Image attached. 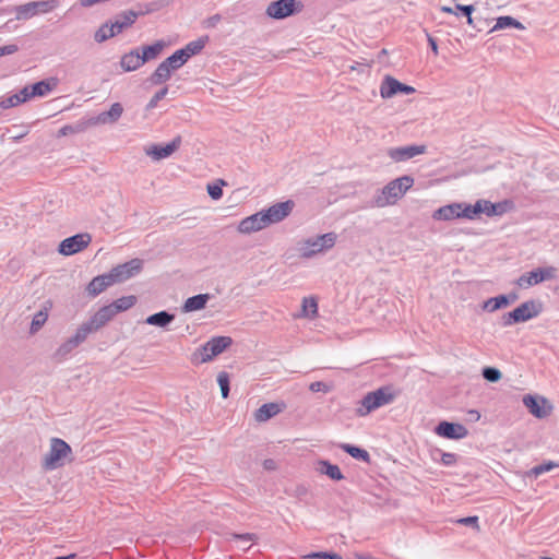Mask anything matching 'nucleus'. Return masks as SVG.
<instances>
[{"instance_id": "obj_1", "label": "nucleus", "mask_w": 559, "mask_h": 559, "mask_svg": "<svg viewBox=\"0 0 559 559\" xmlns=\"http://www.w3.org/2000/svg\"><path fill=\"white\" fill-rule=\"evenodd\" d=\"M399 394L400 391L394 390L392 385H383L374 391L368 392L359 401V407L356 409V414L359 417H365L371 412L393 403Z\"/></svg>"}, {"instance_id": "obj_55", "label": "nucleus", "mask_w": 559, "mask_h": 559, "mask_svg": "<svg viewBox=\"0 0 559 559\" xmlns=\"http://www.w3.org/2000/svg\"><path fill=\"white\" fill-rule=\"evenodd\" d=\"M457 454L451 452H443L441 454V463L445 466H452L457 462Z\"/></svg>"}, {"instance_id": "obj_31", "label": "nucleus", "mask_w": 559, "mask_h": 559, "mask_svg": "<svg viewBox=\"0 0 559 559\" xmlns=\"http://www.w3.org/2000/svg\"><path fill=\"white\" fill-rule=\"evenodd\" d=\"M165 47L163 40H157L152 45H144L141 47L140 57L143 64L150 60L156 59Z\"/></svg>"}, {"instance_id": "obj_19", "label": "nucleus", "mask_w": 559, "mask_h": 559, "mask_svg": "<svg viewBox=\"0 0 559 559\" xmlns=\"http://www.w3.org/2000/svg\"><path fill=\"white\" fill-rule=\"evenodd\" d=\"M425 145H408V146H400L392 147L388 151V155L395 162H403L411 159L419 154L425 153Z\"/></svg>"}, {"instance_id": "obj_27", "label": "nucleus", "mask_w": 559, "mask_h": 559, "mask_svg": "<svg viewBox=\"0 0 559 559\" xmlns=\"http://www.w3.org/2000/svg\"><path fill=\"white\" fill-rule=\"evenodd\" d=\"M211 299L210 294H199L187 298L182 306L183 312L199 311L205 308L207 301Z\"/></svg>"}, {"instance_id": "obj_50", "label": "nucleus", "mask_w": 559, "mask_h": 559, "mask_svg": "<svg viewBox=\"0 0 559 559\" xmlns=\"http://www.w3.org/2000/svg\"><path fill=\"white\" fill-rule=\"evenodd\" d=\"M306 559H343V557L333 551H313L305 556Z\"/></svg>"}, {"instance_id": "obj_9", "label": "nucleus", "mask_w": 559, "mask_h": 559, "mask_svg": "<svg viewBox=\"0 0 559 559\" xmlns=\"http://www.w3.org/2000/svg\"><path fill=\"white\" fill-rule=\"evenodd\" d=\"M557 276V269L555 266L537 267L531 272L521 275L516 284L520 287H530L537 285L544 281L554 280Z\"/></svg>"}, {"instance_id": "obj_56", "label": "nucleus", "mask_w": 559, "mask_h": 559, "mask_svg": "<svg viewBox=\"0 0 559 559\" xmlns=\"http://www.w3.org/2000/svg\"><path fill=\"white\" fill-rule=\"evenodd\" d=\"M455 11L457 12V14L461 13L462 15L469 17V15H472L473 12L475 11V7L473 4L456 3Z\"/></svg>"}, {"instance_id": "obj_42", "label": "nucleus", "mask_w": 559, "mask_h": 559, "mask_svg": "<svg viewBox=\"0 0 559 559\" xmlns=\"http://www.w3.org/2000/svg\"><path fill=\"white\" fill-rule=\"evenodd\" d=\"M166 67H168L173 72L180 69L186 62L187 59L183 57V53H180L179 50H176L171 56L167 57L164 61Z\"/></svg>"}, {"instance_id": "obj_13", "label": "nucleus", "mask_w": 559, "mask_h": 559, "mask_svg": "<svg viewBox=\"0 0 559 559\" xmlns=\"http://www.w3.org/2000/svg\"><path fill=\"white\" fill-rule=\"evenodd\" d=\"M294 206V201L287 200L285 202L275 203L266 210H262L261 212L264 216L266 225L269 226L271 224L280 223L289 216Z\"/></svg>"}, {"instance_id": "obj_7", "label": "nucleus", "mask_w": 559, "mask_h": 559, "mask_svg": "<svg viewBox=\"0 0 559 559\" xmlns=\"http://www.w3.org/2000/svg\"><path fill=\"white\" fill-rule=\"evenodd\" d=\"M304 5L297 0H275L266 8V15L274 20H283L299 13Z\"/></svg>"}, {"instance_id": "obj_59", "label": "nucleus", "mask_w": 559, "mask_h": 559, "mask_svg": "<svg viewBox=\"0 0 559 559\" xmlns=\"http://www.w3.org/2000/svg\"><path fill=\"white\" fill-rule=\"evenodd\" d=\"M311 392H328L330 390L329 385L322 381L312 382L309 386Z\"/></svg>"}, {"instance_id": "obj_2", "label": "nucleus", "mask_w": 559, "mask_h": 559, "mask_svg": "<svg viewBox=\"0 0 559 559\" xmlns=\"http://www.w3.org/2000/svg\"><path fill=\"white\" fill-rule=\"evenodd\" d=\"M414 178L405 175L385 185L381 193L377 195L374 203L378 207L394 204L413 186Z\"/></svg>"}, {"instance_id": "obj_39", "label": "nucleus", "mask_w": 559, "mask_h": 559, "mask_svg": "<svg viewBox=\"0 0 559 559\" xmlns=\"http://www.w3.org/2000/svg\"><path fill=\"white\" fill-rule=\"evenodd\" d=\"M508 307V300L507 298L504 297V295H499V296H496V297H491V298H488L485 302H484V310L488 311V312H495L501 308H506Z\"/></svg>"}, {"instance_id": "obj_25", "label": "nucleus", "mask_w": 559, "mask_h": 559, "mask_svg": "<svg viewBox=\"0 0 559 559\" xmlns=\"http://www.w3.org/2000/svg\"><path fill=\"white\" fill-rule=\"evenodd\" d=\"M12 12L15 13V20L17 21H26L36 15L32 2L0 10L1 14H8Z\"/></svg>"}, {"instance_id": "obj_29", "label": "nucleus", "mask_w": 559, "mask_h": 559, "mask_svg": "<svg viewBox=\"0 0 559 559\" xmlns=\"http://www.w3.org/2000/svg\"><path fill=\"white\" fill-rule=\"evenodd\" d=\"M175 320V314L166 310L153 313L145 319V323L153 326L166 328Z\"/></svg>"}, {"instance_id": "obj_4", "label": "nucleus", "mask_w": 559, "mask_h": 559, "mask_svg": "<svg viewBox=\"0 0 559 559\" xmlns=\"http://www.w3.org/2000/svg\"><path fill=\"white\" fill-rule=\"evenodd\" d=\"M543 311V304L538 300H527L522 302L510 312L503 313L500 324L506 328L513 324L526 322L536 318Z\"/></svg>"}, {"instance_id": "obj_32", "label": "nucleus", "mask_w": 559, "mask_h": 559, "mask_svg": "<svg viewBox=\"0 0 559 559\" xmlns=\"http://www.w3.org/2000/svg\"><path fill=\"white\" fill-rule=\"evenodd\" d=\"M173 71L166 67L163 61L157 66L155 71L150 75L148 81L153 85H162L171 78Z\"/></svg>"}, {"instance_id": "obj_26", "label": "nucleus", "mask_w": 559, "mask_h": 559, "mask_svg": "<svg viewBox=\"0 0 559 559\" xmlns=\"http://www.w3.org/2000/svg\"><path fill=\"white\" fill-rule=\"evenodd\" d=\"M120 66L126 72L135 71L143 66L139 49L124 53L120 59Z\"/></svg>"}, {"instance_id": "obj_46", "label": "nucleus", "mask_w": 559, "mask_h": 559, "mask_svg": "<svg viewBox=\"0 0 559 559\" xmlns=\"http://www.w3.org/2000/svg\"><path fill=\"white\" fill-rule=\"evenodd\" d=\"M47 319H48V314L46 311L40 310L37 313H35V316L33 317L32 322H31L29 333L35 334L36 332H38L41 329V326L45 324Z\"/></svg>"}, {"instance_id": "obj_51", "label": "nucleus", "mask_w": 559, "mask_h": 559, "mask_svg": "<svg viewBox=\"0 0 559 559\" xmlns=\"http://www.w3.org/2000/svg\"><path fill=\"white\" fill-rule=\"evenodd\" d=\"M227 540L255 542L258 539L254 533H227Z\"/></svg>"}, {"instance_id": "obj_38", "label": "nucleus", "mask_w": 559, "mask_h": 559, "mask_svg": "<svg viewBox=\"0 0 559 559\" xmlns=\"http://www.w3.org/2000/svg\"><path fill=\"white\" fill-rule=\"evenodd\" d=\"M486 200H478L475 204H467L463 202L464 207V218L474 219L479 214H485L484 206L486 205Z\"/></svg>"}, {"instance_id": "obj_20", "label": "nucleus", "mask_w": 559, "mask_h": 559, "mask_svg": "<svg viewBox=\"0 0 559 559\" xmlns=\"http://www.w3.org/2000/svg\"><path fill=\"white\" fill-rule=\"evenodd\" d=\"M523 404L528 412L536 418H545L549 415V412L545 408L547 400L537 395L527 394L523 397Z\"/></svg>"}, {"instance_id": "obj_12", "label": "nucleus", "mask_w": 559, "mask_h": 559, "mask_svg": "<svg viewBox=\"0 0 559 559\" xmlns=\"http://www.w3.org/2000/svg\"><path fill=\"white\" fill-rule=\"evenodd\" d=\"M92 241V237L87 233L76 234L63 239L58 248L62 255H73L84 250Z\"/></svg>"}, {"instance_id": "obj_37", "label": "nucleus", "mask_w": 559, "mask_h": 559, "mask_svg": "<svg viewBox=\"0 0 559 559\" xmlns=\"http://www.w3.org/2000/svg\"><path fill=\"white\" fill-rule=\"evenodd\" d=\"M485 204H486L484 206L485 214L489 217H492V216H499V215L504 214L508 210L510 202L502 201V202L492 203V202L486 200Z\"/></svg>"}, {"instance_id": "obj_22", "label": "nucleus", "mask_w": 559, "mask_h": 559, "mask_svg": "<svg viewBox=\"0 0 559 559\" xmlns=\"http://www.w3.org/2000/svg\"><path fill=\"white\" fill-rule=\"evenodd\" d=\"M114 285L109 273L95 276L86 286V293L90 297L95 298L106 288Z\"/></svg>"}, {"instance_id": "obj_18", "label": "nucleus", "mask_w": 559, "mask_h": 559, "mask_svg": "<svg viewBox=\"0 0 559 559\" xmlns=\"http://www.w3.org/2000/svg\"><path fill=\"white\" fill-rule=\"evenodd\" d=\"M432 218L436 221H452L456 218H464L463 202L451 203L439 207L433 212Z\"/></svg>"}, {"instance_id": "obj_28", "label": "nucleus", "mask_w": 559, "mask_h": 559, "mask_svg": "<svg viewBox=\"0 0 559 559\" xmlns=\"http://www.w3.org/2000/svg\"><path fill=\"white\" fill-rule=\"evenodd\" d=\"M210 37L207 35L199 37L197 40H192L188 43L183 48L178 49L180 53H183V57L187 59V61L200 53L205 45L209 43Z\"/></svg>"}, {"instance_id": "obj_36", "label": "nucleus", "mask_w": 559, "mask_h": 559, "mask_svg": "<svg viewBox=\"0 0 559 559\" xmlns=\"http://www.w3.org/2000/svg\"><path fill=\"white\" fill-rule=\"evenodd\" d=\"M511 27L516 28V29L525 28V26L519 20L514 19L513 16L502 15L496 20V24L490 29V33L499 31V29L511 28Z\"/></svg>"}, {"instance_id": "obj_24", "label": "nucleus", "mask_w": 559, "mask_h": 559, "mask_svg": "<svg viewBox=\"0 0 559 559\" xmlns=\"http://www.w3.org/2000/svg\"><path fill=\"white\" fill-rule=\"evenodd\" d=\"M123 112V107L120 103H114L109 110L103 111L97 117L92 118V124H107L117 122Z\"/></svg>"}, {"instance_id": "obj_6", "label": "nucleus", "mask_w": 559, "mask_h": 559, "mask_svg": "<svg viewBox=\"0 0 559 559\" xmlns=\"http://www.w3.org/2000/svg\"><path fill=\"white\" fill-rule=\"evenodd\" d=\"M335 233H326L316 238H308L300 243V257L305 259L312 258L317 253L323 252L334 247L336 241Z\"/></svg>"}, {"instance_id": "obj_62", "label": "nucleus", "mask_w": 559, "mask_h": 559, "mask_svg": "<svg viewBox=\"0 0 559 559\" xmlns=\"http://www.w3.org/2000/svg\"><path fill=\"white\" fill-rule=\"evenodd\" d=\"M160 8L159 3L158 2H150L147 4H145V10H143V14L145 13H152L154 11H157L158 9Z\"/></svg>"}, {"instance_id": "obj_3", "label": "nucleus", "mask_w": 559, "mask_h": 559, "mask_svg": "<svg viewBox=\"0 0 559 559\" xmlns=\"http://www.w3.org/2000/svg\"><path fill=\"white\" fill-rule=\"evenodd\" d=\"M233 344L230 336H214L199 347L191 355L193 365H201L211 361L214 357L225 352Z\"/></svg>"}, {"instance_id": "obj_21", "label": "nucleus", "mask_w": 559, "mask_h": 559, "mask_svg": "<svg viewBox=\"0 0 559 559\" xmlns=\"http://www.w3.org/2000/svg\"><path fill=\"white\" fill-rule=\"evenodd\" d=\"M267 225L265 223L264 216L262 212H258L252 214L240 221L238 225V231L241 234H251L254 231H259L265 228Z\"/></svg>"}, {"instance_id": "obj_60", "label": "nucleus", "mask_w": 559, "mask_h": 559, "mask_svg": "<svg viewBox=\"0 0 559 559\" xmlns=\"http://www.w3.org/2000/svg\"><path fill=\"white\" fill-rule=\"evenodd\" d=\"M19 50V46L15 44H10L0 47V57L15 53Z\"/></svg>"}, {"instance_id": "obj_45", "label": "nucleus", "mask_w": 559, "mask_h": 559, "mask_svg": "<svg viewBox=\"0 0 559 559\" xmlns=\"http://www.w3.org/2000/svg\"><path fill=\"white\" fill-rule=\"evenodd\" d=\"M226 186V181L217 179L215 182L209 183L206 187L209 195L213 200H219L223 197V187Z\"/></svg>"}, {"instance_id": "obj_34", "label": "nucleus", "mask_w": 559, "mask_h": 559, "mask_svg": "<svg viewBox=\"0 0 559 559\" xmlns=\"http://www.w3.org/2000/svg\"><path fill=\"white\" fill-rule=\"evenodd\" d=\"M338 447L352 457L365 463H370V454L367 450L350 443H341Z\"/></svg>"}, {"instance_id": "obj_11", "label": "nucleus", "mask_w": 559, "mask_h": 559, "mask_svg": "<svg viewBox=\"0 0 559 559\" xmlns=\"http://www.w3.org/2000/svg\"><path fill=\"white\" fill-rule=\"evenodd\" d=\"M105 325H106V322L103 320V318L96 311L86 322H83L76 329L74 335H72L71 338L78 346H80L82 343H84L87 340V337L91 334L98 332Z\"/></svg>"}, {"instance_id": "obj_61", "label": "nucleus", "mask_w": 559, "mask_h": 559, "mask_svg": "<svg viewBox=\"0 0 559 559\" xmlns=\"http://www.w3.org/2000/svg\"><path fill=\"white\" fill-rule=\"evenodd\" d=\"M427 40H428V45H429L430 49L432 50L433 55L437 56L439 52L437 39L427 33Z\"/></svg>"}, {"instance_id": "obj_35", "label": "nucleus", "mask_w": 559, "mask_h": 559, "mask_svg": "<svg viewBox=\"0 0 559 559\" xmlns=\"http://www.w3.org/2000/svg\"><path fill=\"white\" fill-rule=\"evenodd\" d=\"M90 126H92V120H81L78 121L74 124H66L62 128L59 129L57 138L67 136L71 134L82 133L84 132Z\"/></svg>"}, {"instance_id": "obj_5", "label": "nucleus", "mask_w": 559, "mask_h": 559, "mask_svg": "<svg viewBox=\"0 0 559 559\" xmlns=\"http://www.w3.org/2000/svg\"><path fill=\"white\" fill-rule=\"evenodd\" d=\"M72 455V448L60 438H51L49 451L43 460V467L46 471H52L62 467L66 460Z\"/></svg>"}, {"instance_id": "obj_57", "label": "nucleus", "mask_w": 559, "mask_h": 559, "mask_svg": "<svg viewBox=\"0 0 559 559\" xmlns=\"http://www.w3.org/2000/svg\"><path fill=\"white\" fill-rule=\"evenodd\" d=\"M222 21V15L221 14H214V15H211L209 16L207 19H205L203 22H202V25L205 27V28H214L216 27V25Z\"/></svg>"}, {"instance_id": "obj_14", "label": "nucleus", "mask_w": 559, "mask_h": 559, "mask_svg": "<svg viewBox=\"0 0 559 559\" xmlns=\"http://www.w3.org/2000/svg\"><path fill=\"white\" fill-rule=\"evenodd\" d=\"M415 91L413 86L404 84L391 75H385L380 86L382 98H391L397 94L409 95Z\"/></svg>"}, {"instance_id": "obj_63", "label": "nucleus", "mask_w": 559, "mask_h": 559, "mask_svg": "<svg viewBox=\"0 0 559 559\" xmlns=\"http://www.w3.org/2000/svg\"><path fill=\"white\" fill-rule=\"evenodd\" d=\"M102 1L103 0H80V4L84 8H88Z\"/></svg>"}, {"instance_id": "obj_49", "label": "nucleus", "mask_w": 559, "mask_h": 559, "mask_svg": "<svg viewBox=\"0 0 559 559\" xmlns=\"http://www.w3.org/2000/svg\"><path fill=\"white\" fill-rule=\"evenodd\" d=\"M455 523L456 524H460V525H464V526H471L472 528H474L476 532H479L480 531V526H479V518L477 515H471V516H466V518H460L457 520H455Z\"/></svg>"}, {"instance_id": "obj_33", "label": "nucleus", "mask_w": 559, "mask_h": 559, "mask_svg": "<svg viewBox=\"0 0 559 559\" xmlns=\"http://www.w3.org/2000/svg\"><path fill=\"white\" fill-rule=\"evenodd\" d=\"M56 79L41 80L31 84V94L34 97H44L56 87Z\"/></svg>"}, {"instance_id": "obj_43", "label": "nucleus", "mask_w": 559, "mask_h": 559, "mask_svg": "<svg viewBox=\"0 0 559 559\" xmlns=\"http://www.w3.org/2000/svg\"><path fill=\"white\" fill-rule=\"evenodd\" d=\"M33 7H34V10H35V14H39V13H48L50 11H52L53 9H56L58 7V0H40V1H31Z\"/></svg>"}, {"instance_id": "obj_8", "label": "nucleus", "mask_w": 559, "mask_h": 559, "mask_svg": "<svg viewBox=\"0 0 559 559\" xmlns=\"http://www.w3.org/2000/svg\"><path fill=\"white\" fill-rule=\"evenodd\" d=\"M144 262L142 259L134 258L122 264L114 266L108 273L112 278L114 284L123 283L138 274L143 270Z\"/></svg>"}, {"instance_id": "obj_10", "label": "nucleus", "mask_w": 559, "mask_h": 559, "mask_svg": "<svg viewBox=\"0 0 559 559\" xmlns=\"http://www.w3.org/2000/svg\"><path fill=\"white\" fill-rule=\"evenodd\" d=\"M136 304V297L133 295L123 296L115 300L114 302L100 307L97 312L106 322H110L115 316L119 312L126 311L132 308Z\"/></svg>"}, {"instance_id": "obj_52", "label": "nucleus", "mask_w": 559, "mask_h": 559, "mask_svg": "<svg viewBox=\"0 0 559 559\" xmlns=\"http://www.w3.org/2000/svg\"><path fill=\"white\" fill-rule=\"evenodd\" d=\"M168 93V86L162 87L157 91L146 105V110L155 108L159 100H162Z\"/></svg>"}, {"instance_id": "obj_47", "label": "nucleus", "mask_w": 559, "mask_h": 559, "mask_svg": "<svg viewBox=\"0 0 559 559\" xmlns=\"http://www.w3.org/2000/svg\"><path fill=\"white\" fill-rule=\"evenodd\" d=\"M217 383L221 388L222 397L227 399L230 392V379L228 372L221 371L217 374Z\"/></svg>"}, {"instance_id": "obj_53", "label": "nucleus", "mask_w": 559, "mask_h": 559, "mask_svg": "<svg viewBox=\"0 0 559 559\" xmlns=\"http://www.w3.org/2000/svg\"><path fill=\"white\" fill-rule=\"evenodd\" d=\"M20 104L21 103H20L19 96L15 93L12 94V95L2 97L0 99V107L2 109H9V108L15 107V106H17Z\"/></svg>"}, {"instance_id": "obj_17", "label": "nucleus", "mask_w": 559, "mask_h": 559, "mask_svg": "<svg viewBox=\"0 0 559 559\" xmlns=\"http://www.w3.org/2000/svg\"><path fill=\"white\" fill-rule=\"evenodd\" d=\"M140 15H143V12L134 10H127L117 14L115 21H110L114 28V35L116 36L117 34L122 33L126 28L132 26Z\"/></svg>"}, {"instance_id": "obj_41", "label": "nucleus", "mask_w": 559, "mask_h": 559, "mask_svg": "<svg viewBox=\"0 0 559 559\" xmlns=\"http://www.w3.org/2000/svg\"><path fill=\"white\" fill-rule=\"evenodd\" d=\"M112 31H114V28H112V26L110 24V21L105 22L95 32L94 40L96 43H99V44L106 41L107 39H109V38L115 36Z\"/></svg>"}, {"instance_id": "obj_40", "label": "nucleus", "mask_w": 559, "mask_h": 559, "mask_svg": "<svg viewBox=\"0 0 559 559\" xmlns=\"http://www.w3.org/2000/svg\"><path fill=\"white\" fill-rule=\"evenodd\" d=\"M78 345L73 342L71 337H69L56 349L53 358H56L58 361H62Z\"/></svg>"}, {"instance_id": "obj_30", "label": "nucleus", "mask_w": 559, "mask_h": 559, "mask_svg": "<svg viewBox=\"0 0 559 559\" xmlns=\"http://www.w3.org/2000/svg\"><path fill=\"white\" fill-rule=\"evenodd\" d=\"M318 465H319L318 471L321 474L326 475L332 480L338 481V480L344 479V475L336 464H332L328 460H320L318 462Z\"/></svg>"}, {"instance_id": "obj_15", "label": "nucleus", "mask_w": 559, "mask_h": 559, "mask_svg": "<svg viewBox=\"0 0 559 559\" xmlns=\"http://www.w3.org/2000/svg\"><path fill=\"white\" fill-rule=\"evenodd\" d=\"M182 139L180 135L175 136L169 143L166 144H152L144 148L145 154L154 160H160L173 155L181 145Z\"/></svg>"}, {"instance_id": "obj_44", "label": "nucleus", "mask_w": 559, "mask_h": 559, "mask_svg": "<svg viewBox=\"0 0 559 559\" xmlns=\"http://www.w3.org/2000/svg\"><path fill=\"white\" fill-rule=\"evenodd\" d=\"M302 314L308 318H313L318 313V302L313 297H305L301 304Z\"/></svg>"}, {"instance_id": "obj_58", "label": "nucleus", "mask_w": 559, "mask_h": 559, "mask_svg": "<svg viewBox=\"0 0 559 559\" xmlns=\"http://www.w3.org/2000/svg\"><path fill=\"white\" fill-rule=\"evenodd\" d=\"M15 94L19 96L21 104L34 98V96L31 94V85L24 86L21 91H19Z\"/></svg>"}, {"instance_id": "obj_54", "label": "nucleus", "mask_w": 559, "mask_h": 559, "mask_svg": "<svg viewBox=\"0 0 559 559\" xmlns=\"http://www.w3.org/2000/svg\"><path fill=\"white\" fill-rule=\"evenodd\" d=\"M557 466L556 463L549 461V462H545L543 464H539V465H536L532 468V473L535 475V476H538V475H542L546 472H549L551 471L552 468H555Z\"/></svg>"}, {"instance_id": "obj_23", "label": "nucleus", "mask_w": 559, "mask_h": 559, "mask_svg": "<svg viewBox=\"0 0 559 559\" xmlns=\"http://www.w3.org/2000/svg\"><path fill=\"white\" fill-rule=\"evenodd\" d=\"M284 403H265L254 412V419L258 423L267 421L269 419L278 415L284 409Z\"/></svg>"}, {"instance_id": "obj_64", "label": "nucleus", "mask_w": 559, "mask_h": 559, "mask_svg": "<svg viewBox=\"0 0 559 559\" xmlns=\"http://www.w3.org/2000/svg\"><path fill=\"white\" fill-rule=\"evenodd\" d=\"M504 297H506V298H507V300H508V306H509V305H511V304H513V302L519 298L518 294H516V293H514V292H513V293H510V294L504 295Z\"/></svg>"}, {"instance_id": "obj_48", "label": "nucleus", "mask_w": 559, "mask_h": 559, "mask_svg": "<svg viewBox=\"0 0 559 559\" xmlns=\"http://www.w3.org/2000/svg\"><path fill=\"white\" fill-rule=\"evenodd\" d=\"M481 376L488 382H498L502 378L501 371L496 367H484L481 370Z\"/></svg>"}, {"instance_id": "obj_16", "label": "nucleus", "mask_w": 559, "mask_h": 559, "mask_svg": "<svg viewBox=\"0 0 559 559\" xmlns=\"http://www.w3.org/2000/svg\"><path fill=\"white\" fill-rule=\"evenodd\" d=\"M435 432L438 436L450 440H460L468 436V430L463 424L447 420L440 421L436 426Z\"/></svg>"}]
</instances>
